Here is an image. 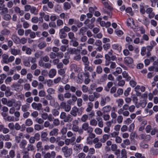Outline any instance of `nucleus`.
Masks as SVG:
<instances>
[{"label": "nucleus", "instance_id": "1", "mask_svg": "<svg viewBox=\"0 0 158 158\" xmlns=\"http://www.w3.org/2000/svg\"><path fill=\"white\" fill-rule=\"evenodd\" d=\"M60 118L63 119L65 123H70L73 120V118L70 114H67L64 112H61L60 116Z\"/></svg>", "mask_w": 158, "mask_h": 158}, {"label": "nucleus", "instance_id": "2", "mask_svg": "<svg viewBox=\"0 0 158 158\" xmlns=\"http://www.w3.org/2000/svg\"><path fill=\"white\" fill-rule=\"evenodd\" d=\"M61 151L66 157H69L72 154L73 149L67 146H64L61 148Z\"/></svg>", "mask_w": 158, "mask_h": 158}, {"label": "nucleus", "instance_id": "3", "mask_svg": "<svg viewBox=\"0 0 158 158\" xmlns=\"http://www.w3.org/2000/svg\"><path fill=\"white\" fill-rule=\"evenodd\" d=\"M82 111H79V108L76 106H74L72 108L70 111V114L72 116L74 117H76L77 115H81L82 114Z\"/></svg>", "mask_w": 158, "mask_h": 158}, {"label": "nucleus", "instance_id": "4", "mask_svg": "<svg viewBox=\"0 0 158 158\" xmlns=\"http://www.w3.org/2000/svg\"><path fill=\"white\" fill-rule=\"evenodd\" d=\"M95 20V19L94 17L92 18L90 20L88 19H87L84 22V24L86 25L88 28L91 29L94 26V23Z\"/></svg>", "mask_w": 158, "mask_h": 158}, {"label": "nucleus", "instance_id": "5", "mask_svg": "<svg viewBox=\"0 0 158 158\" xmlns=\"http://www.w3.org/2000/svg\"><path fill=\"white\" fill-rule=\"evenodd\" d=\"M60 108L64 110L65 112H69L71 109L70 105L67 104L65 102H62L60 104Z\"/></svg>", "mask_w": 158, "mask_h": 158}, {"label": "nucleus", "instance_id": "6", "mask_svg": "<svg viewBox=\"0 0 158 158\" xmlns=\"http://www.w3.org/2000/svg\"><path fill=\"white\" fill-rule=\"evenodd\" d=\"M41 117L44 120H46L48 119V120L50 122L52 121L53 119H54V118L53 117L52 114H48L46 112H44L42 114H41Z\"/></svg>", "mask_w": 158, "mask_h": 158}, {"label": "nucleus", "instance_id": "7", "mask_svg": "<svg viewBox=\"0 0 158 158\" xmlns=\"http://www.w3.org/2000/svg\"><path fill=\"white\" fill-rule=\"evenodd\" d=\"M111 101V99L109 96H102L100 101V104L101 106H104L107 102H110Z\"/></svg>", "mask_w": 158, "mask_h": 158}, {"label": "nucleus", "instance_id": "8", "mask_svg": "<svg viewBox=\"0 0 158 158\" xmlns=\"http://www.w3.org/2000/svg\"><path fill=\"white\" fill-rule=\"evenodd\" d=\"M30 56H23V57L22 60L24 66L27 67L30 66Z\"/></svg>", "mask_w": 158, "mask_h": 158}, {"label": "nucleus", "instance_id": "9", "mask_svg": "<svg viewBox=\"0 0 158 158\" xmlns=\"http://www.w3.org/2000/svg\"><path fill=\"white\" fill-rule=\"evenodd\" d=\"M76 140L75 137H73L70 139H66L64 141V144L67 145L68 146L70 144L72 145H74V142Z\"/></svg>", "mask_w": 158, "mask_h": 158}, {"label": "nucleus", "instance_id": "10", "mask_svg": "<svg viewBox=\"0 0 158 158\" xmlns=\"http://www.w3.org/2000/svg\"><path fill=\"white\" fill-rule=\"evenodd\" d=\"M82 128L85 131H87V132L93 131V128L89 126L88 123H84L82 125Z\"/></svg>", "mask_w": 158, "mask_h": 158}, {"label": "nucleus", "instance_id": "11", "mask_svg": "<svg viewBox=\"0 0 158 158\" xmlns=\"http://www.w3.org/2000/svg\"><path fill=\"white\" fill-rule=\"evenodd\" d=\"M31 106L33 109L38 111L42 109V105L40 103H37L33 102L31 104Z\"/></svg>", "mask_w": 158, "mask_h": 158}, {"label": "nucleus", "instance_id": "12", "mask_svg": "<svg viewBox=\"0 0 158 158\" xmlns=\"http://www.w3.org/2000/svg\"><path fill=\"white\" fill-rule=\"evenodd\" d=\"M72 130L75 132H77L79 128L78 126V121L77 120L75 119L72 121Z\"/></svg>", "mask_w": 158, "mask_h": 158}, {"label": "nucleus", "instance_id": "13", "mask_svg": "<svg viewBox=\"0 0 158 158\" xmlns=\"http://www.w3.org/2000/svg\"><path fill=\"white\" fill-rule=\"evenodd\" d=\"M146 13L148 15L150 19L153 18L155 16V13L153 12V9L151 7H149L146 10Z\"/></svg>", "mask_w": 158, "mask_h": 158}, {"label": "nucleus", "instance_id": "14", "mask_svg": "<svg viewBox=\"0 0 158 158\" xmlns=\"http://www.w3.org/2000/svg\"><path fill=\"white\" fill-rule=\"evenodd\" d=\"M22 49L23 52H25L27 55H30L31 54L32 50L26 45L23 46Z\"/></svg>", "mask_w": 158, "mask_h": 158}, {"label": "nucleus", "instance_id": "15", "mask_svg": "<svg viewBox=\"0 0 158 158\" xmlns=\"http://www.w3.org/2000/svg\"><path fill=\"white\" fill-rule=\"evenodd\" d=\"M0 132H2L3 134H6L10 132L9 129L5 127L3 124H0Z\"/></svg>", "mask_w": 158, "mask_h": 158}, {"label": "nucleus", "instance_id": "16", "mask_svg": "<svg viewBox=\"0 0 158 158\" xmlns=\"http://www.w3.org/2000/svg\"><path fill=\"white\" fill-rule=\"evenodd\" d=\"M133 60L131 57H126L124 58V63L127 66L132 64L133 62Z\"/></svg>", "mask_w": 158, "mask_h": 158}, {"label": "nucleus", "instance_id": "17", "mask_svg": "<svg viewBox=\"0 0 158 158\" xmlns=\"http://www.w3.org/2000/svg\"><path fill=\"white\" fill-rule=\"evenodd\" d=\"M56 153L54 151H52L51 153L49 152H47L44 156V158H54L56 156Z\"/></svg>", "mask_w": 158, "mask_h": 158}, {"label": "nucleus", "instance_id": "18", "mask_svg": "<svg viewBox=\"0 0 158 158\" xmlns=\"http://www.w3.org/2000/svg\"><path fill=\"white\" fill-rule=\"evenodd\" d=\"M56 70L55 69H52L49 71L48 76L50 78H53L56 75Z\"/></svg>", "mask_w": 158, "mask_h": 158}, {"label": "nucleus", "instance_id": "19", "mask_svg": "<svg viewBox=\"0 0 158 158\" xmlns=\"http://www.w3.org/2000/svg\"><path fill=\"white\" fill-rule=\"evenodd\" d=\"M90 56L92 57H95V59L101 58L103 57V56L100 53L97 54L96 50H95L91 52Z\"/></svg>", "mask_w": 158, "mask_h": 158}, {"label": "nucleus", "instance_id": "20", "mask_svg": "<svg viewBox=\"0 0 158 158\" xmlns=\"http://www.w3.org/2000/svg\"><path fill=\"white\" fill-rule=\"evenodd\" d=\"M138 20L146 26H148L150 23L149 20L146 17H143V19L140 18Z\"/></svg>", "mask_w": 158, "mask_h": 158}, {"label": "nucleus", "instance_id": "21", "mask_svg": "<svg viewBox=\"0 0 158 158\" xmlns=\"http://www.w3.org/2000/svg\"><path fill=\"white\" fill-rule=\"evenodd\" d=\"M130 144V140L128 139H126L123 140V143L121 144V146L123 148H126V146L129 145Z\"/></svg>", "mask_w": 158, "mask_h": 158}, {"label": "nucleus", "instance_id": "22", "mask_svg": "<svg viewBox=\"0 0 158 158\" xmlns=\"http://www.w3.org/2000/svg\"><path fill=\"white\" fill-rule=\"evenodd\" d=\"M71 30V29L69 27L67 26H64V27L60 30V33L62 35H64L65 34V32H70Z\"/></svg>", "mask_w": 158, "mask_h": 158}, {"label": "nucleus", "instance_id": "23", "mask_svg": "<svg viewBox=\"0 0 158 158\" xmlns=\"http://www.w3.org/2000/svg\"><path fill=\"white\" fill-rule=\"evenodd\" d=\"M140 139H143L146 141L149 140L151 138V136L149 135H147L143 134H142L140 135Z\"/></svg>", "mask_w": 158, "mask_h": 158}, {"label": "nucleus", "instance_id": "24", "mask_svg": "<svg viewBox=\"0 0 158 158\" xmlns=\"http://www.w3.org/2000/svg\"><path fill=\"white\" fill-rule=\"evenodd\" d=\"M10 50L11 54L15 56L20 54V50L19 49H17L15 48H11Z\"/></svg>", "mask_w": 158, "mask_h": 158}, {"label": "nucleus", "instance_id": "25", "mask_svg": "<svg viewBox=\"0 0 158 158\" xmlns=\"http://www.w3.org/2000/svg\"><path fill=\"white\" fill-rule=\"evenodd\" d=\"M112 109V107L110 105H108L103 107L102 109L103 112L107 113L110 112Z\"/></svg>", "mask_w": 158, "mask_h": 158}, {"label": "nucleus", "instance_id": "26", "mask_svg": "<svg viewBox=\"0 0 158 158\" xmlns=\"http://www.w3.org/2000/svg\"><path fill=\"white\" fill-rule=\"evenodd\" d=\"M59 130L56 128L53 129L49 132V135L50 136H57L58 134Z\"/></svg>", "mask_w": 158, "mask_h": 158}, {"label": "nucleus", "instance_id": "27", "mask_svg": "<svg viewBox=\"0 0 158 158\" xmlns=\"http://www.w3.org/2000/svg\"><path fill=\"white\" fill-rule=\"evenodd\" d=\"M112 47L113 49L117 50L119 52L122 50L121 46L118 44H113L112 45Z\"/></svg>", "mask_w": 158, "mask_h": 158}, {"label": "nucleus", "instance_id": "28", "mask_svg": "<svg viewBox=\"0 0 158 158\" xmlns=\"http://www.w3.org/2000/svg\"><path fill=\"white\" fill-rule=\"evenodd\" d=\"M14 10L15 13L19 14L20 16H23L24 14V11L21 10L20 8L18 6H16L14 8Z\"/></svg>", "mask_w": 158, "mask_h": 158}, {"label": "nucleus", "instance_id": "29", "mask_svg": "<svg viewBox=\"0 0 158 158\" xmlns=\"http://www.w3.org/2000/svg\"><path fill=\"white\" fill-rule=\"evenodd\" d=\"M93 106L94 105L93 103L91 102H89L88 103L87 107L86 110V111L88 112H90L92 110Z\"/></svg>", "mask_w": 158, "mask_h": 158}, {"label": "nucleus", "instance_id": "30", "mask_svg": "<svg viewBox=\"0 0 158 158\" xmlns=\"http://www.w3.org/2000/svg\"><path fill=\"white\" fill-rule=\"evenodd\" d=\"M36 146L37 151H42L43 150V149L42 146V142L40 141L38 142L37 143Z\"/></svg>", "mask_w": 158, "mask_h": 158}, {"label": "nucleus", "instance_id": "31", "mask_svg": "<svg viewBox=\"0 0 158 158\" xmlns=\"http://www.w3.org/2000/svg\"><path fill=\"white\" fill-rule=\"evenodd\" d=\"M8 56L6 54H3L2 56V63H5V64H8Z\"/></svg>", "mask_w": 158, "mask_h": 158}, {"label": "nucleus", "instance_id": "32", "mask_svg": "<svg viewBox=\"0 0 158 158\" xmlns=\"http://www.w3.org/2000/svg\"><path fill=\"white\" fill-rule=\"evenodd\" d=\"M77 39H73L70 41V44L75 47H77L79 45V43L76 40Z\"/></svg>", "mask_w": 158, "mask_h": 158}, {"label": "nucleus", "instance_id": "33", "mask_svg": "<svg viewBox=\"0 0 158 158\" xmlns=\"http://www.w3.org/2000/svg\"><path fill=\"white\" fill-rule=\"evenodd\" d=\"M110 136V135L107 134H104L102 136V138L101 139L100 141L102 143H104L109 139Z\"/></svg>", "mask_w": 158, "mask_h": 158}, {"label": "nucleus", "instance_id": "34", "mask_svg": "<svg viewBox=\"0 0 158 158\" xmlns=\"http://www.w3.org/2000/svg\"><path fill=\"white\" fill-rule=\"evenodd\" d=\"M98 120V127L100 128H102L104 126L102 118H97Z\"/></svg>", "mask_w": 158, "mask_h": 158}, {"label": "nucleus", "instance_id": "35", "mask_svg": "<svg viewBox=\"0 0 158 158\" xmlns=\"http://www.w3.org/2000/svg\"><path fill=\"white\" fill-rule=\"evenodd\" d=\"M27 143V142L26 140L24 139H22L19 144L20 148L23 149H25Z\"/></svg>", "mask_w": 158, "mask_h": 158}, {"label": "nucleus", "instance_id": "36", "mask_svg": "<svg viewBox=\"0 0 158 158\" xmlns=\"http://www.w3.org/2000/svg\"><path fill=\"white\" fill-rule=\"evenodd\" d=\"M113 83L112 82L110 81L107 83L106 86L105 87V90L106 92H108L110 88L113 86Z\"/></svg>", "mask_w": 158, "mask_h": 158}, {"label": "nucleus", "instance_id": "37", "mask_svg": "<svg viewBox=\"0 0 158 158\" xmlns=\"http://www.w3.org/2000/svg\"><path fill=\"white\" fill-rule=\"evenodd\" d=\"M87 28L85 27H82L79 30L78 34L79 35L82 34V35H84L85 32L87 31Z\"/></svg>", "mask_w": 158, "mask_h": 158}, {"label": "nucleus", "instance_id": "38", "mask_svg": "<svg viewBox=\"0 0 158 158\" xmlns=\"http://www.w3.org/2000/svg\"><path fill=\"white\" fill-rule=\"evenodd\" d=\"M44 126L45 127H49V129H51L54 127L53 124H51L50 122L48 121H45L44 123Z\"/></svg>", "mask_w": 158, "mask_h": 158}, {"label": "nucleus", "instance_id": "39", "mask_svg": "<svg viewBox=\"0 0 158 158\" xmlns=\"http://www.w3.org/2000/svg\"><path fill=\"white\" fill-rule=\"evenodd\" d=\"M7 75L5 73H2L0 74V85L2 84L4 80L6 78Z\"/></svg>", "mask_w": 158, "mask_h": 158}, {"label": "nucleus", "instance_id": "40", "mask_svg": "<svg viewBox=\"0 0 158 158\" xmlns=\"http://www.w3.org/2000/svg\"><path fill=\"white\" fill-rule=\"evenodd\" d=\"M102 3L105 6V7L109 10H113L112 8L108 4L107 1L102 2Z\"/></svg>", "mask_w": 158, "mask_h": 158}, {"label": "nucleus", "instance_id": "41", "mask_svg": "<svg viewBox=\"0 0 158 158\" xmlns=\"http://www.w3.org/2000/svg\"><path fill=\"white\" fill-rule=\"evenodd\" d=\"M47 44L44 41L42 42L39 43L38 45V47L40 49H43L47 46Z\"/></svg>", "mask_w": 158, "mask_h": 158}, {"label": "nucleus", "instance_id": "42", "mask_svg": "<svg viewBox=\"0 0 158 158\" xmlns=\"http://www.w3.org/2000/svg\"><path fill=\"white\" fill-rule=\"evenodd\" d=\"M116 102L118 106L119 107H121L124 103V101L122 98H119L116 100Z\"/></svg>", "mask_w": 158, "mask_h": 158}, {"label": "nucleus", "instance_id": "43", "mask_svg": "<svg viewBox=\"0 0 158 158\" xmlns=\"http://www.w3.org/2000/svg\"><path fill=\"white\" fill-rule=\"evenodd\" d=\"M33 124L32 120L30 118L27 119L25 121V125L27 126H30Z\"/></svg>", "mask_w": 158, "mask_h": 158}, {"label": "nucleus", "instance_id": "44", "mask_svg": "<svg viewBox=\"0 0 158 158\" xmlns=\"http://www.w3.org/2000/svg\"><path fill=\"white\" fill-rule=\"evenodd\" d=\"M15 100L14 99H11L8 101L6 105L9 107H11L14 104H15Z\"/></svg>", "mask_w": 158, "mask_h": 158}, {"label": "nucleus", "instance_id": "45", "mask_svg": "<svg viewBox=\"0 0 158 158\" xmlns=\"http://www.w3.org/2000/svg\"><path fill=\"white\" fill-rule=\"evenodd\" d=\"M11 39L16 44H19V38L15 35H13L11 36Z\"/></svg>", "mask_w": 158, "mask_h": 158}, {"label": "nucleus", "instance_id": "46", "mask_svg": "<svg viewBox=\"0 0 158 158\" xmlns=\"http://www.w3.org/2000/svg\"><path fill=\"white\" fill-rule=\"evenodd\" d=\"M29 108V105L27 103L25 104L22 106L21 110L23 112H26L27 111Z\"/></svg>", "mask_w": 158, "mask_h": 158}, {"label": "nucleus", "instance_id": "47", "mask_svg": "<svg viewBox=\"0 0 158 158\" xmlns=\"http://www.w3.org/2000/svg\"><path fill=\"white\" fill-rule=\"evenodd\" d=\"M30 12L31 13L35 15L38 14V10L34 6L31 7L30 10Z\"/></svg>", "mask_w": 158, "mask_h": 158}, {"label": "nucleus", "instance_id": "48", "mask_svg": "<svg viewBox=\"0 0 158 158\" xmlns=\"http://www.w3.org/2000/svg\"><path fill=\"white\" fill-rule=\"evenodd\" d=\"M113 54V51L112 49L108 52L107 54L105 55V57L106 60H109L110 58V56L112 55Z\"/></svg>", "mask_w": 158, "mask_h": 158}, {"label": "nucleus", "instance_id": "49", "mask_svg": "<svg viewBox=\"0 0 158 158\" xmlns=\"http://www.w3.org/2000/svg\"><path fill=\"white\" fill-rule=\"evenodd\" d=\"M55 147L54 145L51 144L50 145H46L44 146V149L45 150L47 151L49 149L52 150Z\"/></svg>", "mask_w": 158, "mask_h": 158}, {"label": "nucleus", "instance_id": "50", "mask_svg": "<svg viewBox=\"0 0 158 158\" xmlns=\"http://www.w3.org/2000/svg\"><path fill=\"white\" fill-rule=\"evenodd\" d=\"M69 38L72 40L73 39H77V38L75 36L74 33L72 31L69 32L68 34Z\"/></svg>", "mask_w": 158, "mask_h": 158}, {"label": "nucleus", "instance_id": "51", "mask_svg": "<svg viewBox=\"0 0 158 158\" xmlns=\"http://www.w3.org/2000/svg\"><path fill=\"white\" fill-rule=\"evenodd\" d=\"M94 132L98 135H101L102 133V131L100 128L97 127L95 128L94 130Z\"/></svg>", "mask_w": 158, "mask_h": 158}, {"label": "nucleus", "instance_id": "52", "mask_svg": "<svg viewBox=\"0 0 158 158\" xmlns=\"http://www.w3.org/2000/svg\"><path fill=\"white\" fill-rule=\"evenodd\" d=\"M89 124L90 125L96 127L98 124V120L95 119H92L90 120Z\"/></svg>", "mask_w": 158, "mask_h": 158}, {"label": "nucleus", "instance_id": "53", "mask_svg": "<svg viewBox=\"0 0 158 158\" xmlns=\"http://www.w3.org/2000/svg\"><path fill=\"white\" fill-rule=\"evenodd\" d=\"M122 72V69L120 67H117L115 71L113 72V74L115 76H117L118 74Z\"/></svg>", "mask_w": 158, "mask_h": 158}, {"label": "nucleus", "instance_id": "54", "mask_svg": "<svg viewBox=\"0 0 158 158\" xmlns=\"http://www.w3.org/2000/svg\"><path fill=\"white\" fill-rule=\"evenodd\" d=\"M74 146L73 149L76 151H78L81 149V146L80 144H76V142H74Z\"/></svg>", "mask_w": 158, "mask_h": 158}, {"label": "nucleus", "instance_id": "55", "mask_svg": "<svg viewBox=\"0 0 158 158\" xmlns=\"http://www.w3.org/2000/svg\"><path fill=\"white\" fill-rule=\"evenodd\" d=\"M71 8V5L68 2H65L63 5V8L65 10H67Z\"/></svg>", "mask_w": 158, "mask_h": 158}, {"label": "nucleus", "instance_id": "56", "mask_svg": "<svg viewBox=\"0 0 158 158\" xmlns=\"http://www.w3.org/2000/svg\"><path fill=\"white\" fill-rule=\"evenodd\" d=\"M123 76L125 78L127 81H129L131 79V77L128 75L126 71H124L122 73Z\"/></svg>", "mask_w": 158, "mask_h": 158}, {"label": "nucleus", "instance_id": "57", "mask_svg": "<svg viewBox=\"0 0 158 158\" xmlns=\"http://www.w3.org/2000/svg\"><path fill=\"white\" fill-rule=\"evenodd\" d=\"M119 134V132H118L117 131H114L112 133H111L110 135V137L112 138H115L118 136V135Z\"/></svg>", "mask_w": 158, "mask_h": 158}, {"label": "nucleus", "instance_id": "58", "mask_svg": "<svg viewBox=\"0 0 158 158\" xmlns=\"http://www.w3.org/2000/svg\"><path fill=\"white\" fill-rule=\"evenodd\" d=\"M10 33V31L6 29H4L2 30L0 32V34L4 35H8Z\"/></svg>", "mask_w": 158, "mask_h": 158}, {"label": "nucleus", "instance_id": "59", "mask_svg": "<svg viewBox=\"0 0 158 158\" xmlns=\"http://www.w3.org/2000/svg\"><path fill=\"white\" fill-rule=\"evenodd\" d=\"M52 115L55 117L58 116L60 114L59 111L55 109H53L52 110Z\"/></svg>", "mask_w": 158, "mask_h": 158}, {"label": "nucleus", "instance_id": "60", "mask_svg": "<svg viewBox=\"0 0 158 158\" xmlns=\"http://www.w3.org/2000/svg\"><path fill=\"white\" fill-rule=\"evenodd\" d=\"M15 156V152L13 150H11L10 151L9 154L6 156L7 158H14Z\"/></svg>", "mask_w": 158, "mask_h": 158}, {"label": "nucleus", "instance_id": "61", "mask_svg": "<svg viewBox=\"0 0 158 158\" xmlns=\"http://www.w3.org/2000/svg\"><path fill=\"white\" fill-rule=\"evenodd\" d=\"M57 98L60 101L64 102L63 101L64 100V95L61 93L58 94L57 95Z\"/></svg>", "mask_w": 158, "mask_h": 158}, {"label": "nucleus", "instance_id": "62", "mask_svg": "<svg viewBox=\"0 0 158 158\" xmlns=\"http://www.w3.org/2000/svg\"><path fill=\"white\" fill-rule=\"evenodd\" d=\"M48 135V134L47 132H41V137L42 139H44L45 141H46L47 139H48V138H46Z\"/></svg>", "mask_w": 158, "mask_h": 158}, {"label": "nucleus", "instance_id": "63", "mask_svg": "<svg viewBox=\"0 0 158 158\" xmlns=\"http://www.w3.org/2000/svg\"><path fill=\"white\" fill-rule=\"evenodd\" d=\"M102 62V60L100 58L96 59L93 61L94 64L95 65H98L101 64Z\"/></svg>", "mask_w": 158, "mask_h": 158}, {"label": "nucleus", "instance_id": "64", "mask_svg": "<svg viewBox=\"0 0 158 158\" xmlns=\"http://www.w3.org/2000/svg\"><path fill=\"white\" fill-rule=\"evenodd\" d=\"M47 92L49 94H53L55 93V90L52 88H49L47 90Z\"/></svg>", "mask_w": 158, "mask_h": 158}]
</instances>
